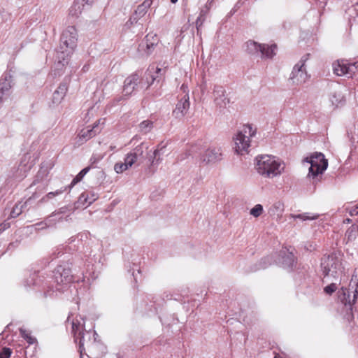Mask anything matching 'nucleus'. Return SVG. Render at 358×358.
<instances>
[{"mask_svg": "<svg viewBox=\"0 0 358 358\" xmlns=\"http://www.w3.org/2000/svg\"><path fill=\"white\" fill-rule=\"evenodd\" d=\"M53 278L57 283L56 289L54 290L52 287L48 285L47 280L44 277L41 276L38 272L34 271L25 280L24 286L30 287L31 286L39 287L44 290L43 297H52L54 293L62 292V285H66L73 280V275L70 264L68 262H64L58 265L53 271Z\"/></svg>", "mask_w": 358, "mask_h": 358, "instance_id": "1", "label": "nucleus"}, {"mask_svg": "<svg viewBox=\"0 0 358 358\" xmlns=\"http://www.w3.org/2000/svg\"><path fill=\"white\" fill-rule=\"evenodd\" d=\"M72 332L76 341L79 340V351L80 358L83 357V351L85 350L86 345L88 350H91L96 345V336L98 334L95 331H87L85 329V319L80 316V319L76 318L72 322Z\"/></svg>", "mask_w": 358, "mask_h": 358, "instance_id": "2", "label": "nucleus"}, {"mask_svg": "<svg viewBox=\"0 0 358 358\" xmlns=\"http://www.w3.org/2000/svg\"><path fill=\"white\" fill-rule=\"evenodd\" d=\"M78 33L74 26H69L62 34L59 49L57 52L59 62L64 66L77 45Z\"/></svg>", "mask_w": 358, "mask_h": 358, "instance_id": "3", "label": "nucleus"}, {"mask_svg": "<svg viewBox=\"0 0 358 358\" xmlns=\"http://www.w3.org/2000/svg\"><path fill=\"white\" fill-rule=\"evenodd\" d=\"M255 168L260 175L273 178L281 173L284 164L274 156L259 155L256 157Z\"/></svg>", "mask_w": 358, "mask_h": 358, "instance_id": "4", "label": "nucleus"}, {"mask_svg": "<svg viewBox=\"0 0 358 358\" xmlns=\"http://www.w3.org/2000/svg\"><path fill=\"white\" fill-rule=\"evenodd\" d=\"M255 134L256 129H253L252 125H243V129L234 137L235 152L240 155L248 153L250 145V138L255 136Z\"/></svg>", "mask_w": 358, "mask_h": 358, "instance_id": "5", "label": "nucleus"}, {"mask_svg": "<svg viewBox=\"0 0 358 358\" xmlns=\"http://www.w3.org/2000/svg\"><path fill=\"white\" fill-rule=\"evenodd\" d=\"M32 166L33 162H30V156L28 154L24 155L17 166L13 167L10 171L7 179L8 184L10 183L12 186L13 184L21 181L27 176Z\"/></svg>", "mask_w": 358, "mask_h": 358, "instance_id": "6", "label": "nucleus"}, {"mask_svg": "<svg viewBox=\"0 0 358 358\" xmlns=\"http://www.w3.org/2000/svg\"><path fill=\"white\" fill-rule=\"evenodd\" d=\"M321 268L324 276L335 277L343 268L340 255L334 252L325 255L322 259Z\"/></svg>", "mask_w": 358, "mask_h": 358, "instance_id": "7", "label": "nucleus"}, {"mask_svg": "<svg viewBox=\"0 0 358 358\" xmlns=\"http://www.w3.org/2000/svg\"><path fill=\"white\" fill-rule=\"evenodd\" d=\"M305 161L310 164L308 177L313 179L317 178L320 174L327 169L328 161L321 152H315L310 157H306Z\"/></svg>", "mask_w": 358, "mask_h": 358, "instance_id": "8", "label": "nucleus"}, {"mask_svg": "<svg viewBox=\"0 0 358 358\" xmlns=\"http://www.w3.org/2000/svg\"><path fill=\"white\" fill-rule=\"evenodd\" d=\"M309 54L303 55L299 62L296 64L290 74L289 80L294 85H301L306 83L309 76L305 68V63L308 59Z\"/></svg>", "mask_w": 358, "mask_h": 358, "instance_id": "9", "label": "nucleus"}, {"mask_svg": "<svg viewBox=\"0 0 358 358\" xmlns=\"http://www.w3.org/2000/svg\"><path fill=\"white\" fill-rule=\"evenodd\" d=\"M349 287L350 288L342 287L339 291L338 298L345 306L353 304L358 296V282L354 280L353 278Z\"/></svg>", "mask_w": 358, "mask_h": 358, "instance_id": "10", "label": "nucleus"}, {"mask_svg": "<svg viewBox=\"0 0 358 358\" xmlns=\"http://www.w3.org/2000/svg\"><path fill=\"white\" fill-rule=\"evenodd\" d=\"M13 85V76L10 73H4L0 78V105L9 99Z\"/></svg>", "mask_w": 358, "mask_h": 358, "instance_id": "11", "label": "nucleus"}, {"mask_svg": "<svg viewBox=\"0 0 358 358\" xmlns=\"http://www.w3.org/2000/svg\"><path fill=\"white\" fill-rule=\"evenodd\" d=\"M139 83V76L137 73H133L128 76L124 82L123 96L120 97L117 101L127 99L136 89Z\"/></svg>", "mask_w": 358, "mask_h": 358, "instance_id": "12", "label": "nucleus"}, {"mask_svg": "<svg viewBox=\"0 0 358 358\" xmlns=\"http://www.w3.org/2000/svg\"><path fill=\"white\" fill-rule=\"evenodd\" d=\"M190 106L189 97L188 94H183L176 104V108L172 114L176 118H182L188 112Z\"/></svg>", "mask_w": 358, "mask_h": 358, "instance_id": "13", "label": "nucleus"}, {"mask_svg": "<svg viewBox=\"0 0 358 358\" xmlns=\"http://www.w3.org/2000/svg\"><path fill=\"white\" fill-rule=\"evenodd\" d=\"M156 36H150L148 34L145 39L138 45V51L141 55H149L153 51L155 46L157 44V38H155Z\"/></svg>", "mask_w": 358, "mask_h": 358, "instance_id": "14", "label": "nucleus"}, {"mask_svg": "<svg viewBox=\"0 0 358 358\" xmlns=\"http://www.w3.org/2000/svg\"><path fill=\"white\" fill-rule=\"evenodd\" d=\"M213 99L216 106L220 108H226L229 103V99L226 96V90L221 85H215L213 88Z\"/></svg>", "mask_w": 358, "mask_h": 358, "instance_id": "15", "label": "nucleus"}, {"mask_svg": "<svg viewBox=\"0 0 358 358\" xmlns=\"http://www.w3.org/2000/svg\"><path fill=\"white\" fill-rule=\"evenodd\" d=\"M148 145L145 143H141L140 145L133 149L127 155L128 159H131L134 164L136 162H141L145 158V153L147 154Z\"/></svg>", "mask_w": 358, "mask_h": 358, "instance_id": "16", "label": "nucleus"}, {"mask_svg": "<svg viewBox=\"0 0 358 358\" xmlns=\"http://www.w3.org/2000/svg\"><path fill=\"white\" fill-rule=\"evenodd\" d=\"M201 159L206 164L215 163L222 159V150L220 148H210L201 156Z\"/></svg>", "mask_w": 358, "mask_h": 358, "instance_id": "17", "label": "nucleus"}, {"mask_svg": "<svg viewBox=\"0 0 358 358\" xmlns=\"http://www.w3.org/2000/svg\"><path fill=\"white\" fill-rule=\"evenodd\" d=\"M68 90V87L66 83H62L59 84L57 89L52 94V103L54 106L59 104L63 100Z\"/></svg>", "mask_w": 358, "mask_h": 358, "instance_id": "18", "label": "nucleus"}, {"mask_svg": "<svg viewBox=\"0 0 358 358\" xmlns=\"http://www.w3.org/2000/svg\"><path fill=\"white\" fill-rule=\"evenodd\" d=\"M348 61L345 59H338L334 62L333 71L338 76H348L349 71H348Z\"/></svg>", "mask_w": 358, "mask_h": 358, "instance_id": "19", "label": "nucleus"}, {"mask_svg": "<svg viewBox=\"0 0 358 358\" xmlns=\"http://www.w3.org/2000/svg\"><path fill=\"white\" fill-rule=\"evenodd\" d=\"M99 122V121L95 123L92 127H87V128L82 129L78 134L80 139L86 141L99 133V130L97 128Z\"/></svg>", "mask_w": 358, "mask_h": 358, "instance_id": "20", "label": "nucleus"}, {"mask_svg": "<svg viewBox=\"0 0 358 358\" xmlns=\"http://www.w3.org/2000/svg\"><path fill=\"white\" fill-rule=\"evenodd\" d=\"M98 199V195L92 192H85L82 193L78 200L79 205L88 206Z\"/></svg>", "mask_w": 358, "mask_h": 358, "instance_id": "21", "label": "nucleus"}, {"mask_svg": "<svg viewBox=\"0 0 358 358\" xmlns=\"http://www.w3.org/2000/svg\"><path fill=\"white\" fill-rule=\"evenodd\" d=\"M166 145H163L162 143L158 145L157 149L155 150L153 153L149 156V160L152 165L159 164L162 162L160 156L164 155Z\"/></svg>", "mask_w": 358, "mask_h": 358, "instance_id": "22", "label": "nucleus"}, {"mask_svg": "<svg viewBox=\"0 0 358 358\" xmlns=\"http://www.w3.org/2000/svg\"><path fill=\"white\" fill-rule=\"evenodd\" d=\"M83 8L84 4L83 3L82 1L75 0L69 8V15L73 18H78L81 14Z\"/></svg>", "mask_w": 358, "mask_h": 358, "instance_id": "23", "label": "nucleus"}, {"mask_svg": "<svg viewBox=\"0 0 358 358\" xmlns=\"http://www.w3.org/2000/svg\"><path fill=\"white\" fill-rule=\"evenodd\" d=\"M282 264L285 267L291 268L295 263V257L292 252L282 250Z\"/></svg>", "mask_w": 358, "mask_h": 358, "instance_id": "24", "label": "nucleus"}, {"mask_svg": "<svg viewBox=\"0 0 358 358\" xmlns=\"http://www.w3.org/2000/svg\"><path fill=\"white\" fill-rule=\"evenodd\" d=\"M260 51L261 57L262 58H272L275 55L277 45L272 44L271 45L262 44Z\"/></svg>", "mask_w": 358, "mask_h": 358, "instance_id": "25", "label": "nucleus"}, {"mask_svg": "<svg viewBox=\"0 0 358 358\" xmlns=\"http://www.w3.org/2000/svg\"><path fill=\"white\" fill-rule=\"evenodd\" d=\"M246 51L250 55H259L260 53L262 44L258 43L254 41H248L246 43Z\"/></svg>", "mask_w": 358, "mask_h": 358, "instance_id": "26", "label": "nucleus"}, {"mask_svg": "<svg viewBox=\"0 0 358 358\" xmlns=\"http://www.w3.org/2000/svg\"><path fill=\"white\" fill-rule=\"evenodd\" d=\"M134 164V161H132L131 159H128V157L126 156L124 158V162H120L116 163L114 166V170L117 173H121L123 171L128 169L129 167H131Z\"/></svg>", "mask_w": 358, "mask_h": 358, "instance_id": "27", "label": "nucleus"}, {"mask_svg": "<svg viewBox=\"0 0 358 358\" xmlns=\"http://www.w3.org/2000/svg\"><path fill=\"white\" fill-rule=\"evenodd\" d=\"M69 210V208L67 206H64V207H62L60 208H59L58 210L54 211L47 219H46V222L45 223H43V222H41V223H38L37 224V225L40 226V225H43V227L41 228H44L43 225H45V227L47 226V223H50L51 222V218L52 217H55L57 215H62L65 214L67 211Z\"/></svg>", "mask_w": 358, "mask_h": 358, "instance_id": "28", "label": "nucleus"}, {"mask_svg": "<svg viewBox=\"0 0 358 358\" xmlns=\"http://www.w3.org/2000/svg\"><path fill=\"white\" fill-rule=\"evenodd\" d=\"M318 215L311 214L310 213H304L301 214H290V217L294 220L299 219L301 221L314 220L318 217Z\"/></svg>", "mask_w": 358, "mask_h": 358, "instance_id": "29", "label": "nucleus"}, {"mask_svg": "<svg viewBox=\"0 0 358 358\" xmlns=\"http://www.w3.org/2000/svg\"><path fill=\"white\" fill-rule=\"evenodd\" d=\"M91 166H87L82 169L78 174L73 179L71 184L68 186L69 189H71L76 184L80 182L83 177L89 172Z\"/></svg>", "mask_w": 358, "mask_h": 358, "instance_id": "30", "label": "nucleus"}, {"mask_svg": "<svg viewBox=\"0 0 358 358\" xmlns=\"http://www.w3.org/2000/svg\"><path fill=\"white\" fill-rule=\"evenodd\" d=\"M358 234V225L352 224L345 232V238L348 239V241H352L355 240Z\"/></svg>", "mask_w": 358, "mask_h": 358, "instance_id": "31", "label": "nucleus"}, {"mask_svg": "<svg viewBox=\"0 0 358 358\" xmlns=\"http://www.w3.org/2000/svg\"><path fill=\"white\" fill-rule=\"evenodd\" d=\"M153 128V122L149 120H144L139 124L141 132L147 134Z\"/></svg>", "mask_w": 358, "mask_h": 358, "instance_id": "32", "label": "nucleus"}, {"mask_svg": "<svg viewBox=\"0 0 358 358\" xmlns=\"http://www.w3.org/2000/svg\"><path fill=\"white\" fill-rule=\"evenodd\" d=\"M20 336L24 340H26L27 343H29V344H34L35 343L36 338L32 337L30 335V333L28 332L26 329H24L23 328H20Z\"/></svg>", "mask_w": 358, "mask_h": 358, "instance_id": "33", "label": "nucleus"}, {"mask_svg": "<svg viewBox=\"0 0 358 358\" xmlns=\"http://www.w3.org/2000/svg\"><path fill=\"white\" fill-rule=\"evenodd\" d=\"M263 211V206L261 204H257L250 210V213L255 217H258L262 214Z\"/></svg>", "mask_w": 358, "mask_h": 358, "instance_id": "34", "label": "nucleus"}, {"mask_svg": "<svg viewBox=\"0 0 358 358\" xmlns=\"http://www.w3.org/2000/svg\"><path fill=\"white\" fill-rule=\"evenodd\" d=\"M348 71H349L348 77H352L358 71V61L353 63L348 62Z\"/></svg>", "mask_w": 358, "mask_h": 358, "instance_id": "35", "label": "nucleus"}, {"mask_svg": "<svg viewBox=\"0 0 358 358\" xmlns=\"http://www.w3.org/2000/svg\"><path fill=\"white\" fill-rule=\"evenodd\" d=\"M214 0H208L204 8H201L200 11V14H201V16H204L206 17L208 15L213 4Z\"/></svg>", "mask_w": 358, "mask_h": 358, "instance_id": "36", "label": "nucleus"}, {"mask_svg": "<svg viewBox=\"0 0 358 358\" xmlns=\"http://www.w3.org/2000/svg\"><path fill=\"white\" fill-rule=\"evenodd\" d=\"M22 207H19L18 204H16L10 213V217L12 218L17 217L22 213Z\"/></svg>", "mask_w": 358, "mask_h": 358, "instance_id": "37", "label": "nucleus"}, {"mask_svg": "<svg viewBox=\"0 0 358 358\" xmlns=\"http://www.w3.org/2000/svg\"><path fill=\"white\" fill-rule=\"evenodd\" d=\"M337 289L336 284L331 283L324 288V291L327 294H332Z\"/></svg>", "mask_w": 358, "mask_h": 358, "instance_id": "38", "label": "nucleus"}, {"mask_svg": "<svg viewBox=\"0 0 358 358\" xmlns=\"http://www.w3.org/2000/svg\"><path fill=\"white\" fill-rule=\"evenodd\" d=\"M12 354V350L9 348H3L0 352V358H10Z\"/></svg>", "mask_w": 358, "mask_h": 358, "instance_id": "39", "label": "nucleus"}, {"mask_svg": "<svg viewBox=\"0 0 358 358\" xmlns=\"http://www.w3.org/2000/svg\"><path fill=\"white\" fill-rule=\"evenodd\" d=\"M48 170L47 169H44L43 166L41 167L40 170L38 171V173H37V176H36V178H41V180L45 177L47 175H48ZM38 179L35 180L34 181V183L35 184L36 180Z\"/></svg>", "mask_w": 358, "mask_h": 358, "instance_id": "40", "label": "nucleus"}, {"mask_svg": "<svg viewBox=\"0 0 358 358\" xmlns=\"http://www.w3.org/2000/svg\"><path fill=\"white\" fill-rule=\"evenodd\" d=\"M147 10H146L144 7H142L141 4L137 7L134 14L135 15H137L138 17H141L146 13Z\"/></svg>", "mask_w": 358, "mask_h": 358, "instance_id": "41", "label": "nucleus"}, {"mask_svg": "<svg viewBox=\"0 0 358 358\" xmlns=\"http://www.w3.org/2000/svg\"><path fill=\"white\" fill-rule=\"evenodd\" d=\"M206 17L201 16V14L199 13V15L197 17L196 21V27L198 31L199 30V28L203 25V23L206 20Z\"/></svg>", "mask_w": 358, "mask_h": 358, "instance_id": "42", "label": "nucleus"}, {"mask_svg": "<svg viewBox=\"0 0 358 358\" xmlns=\"http://www.w3.org/2000/svg\"><path fill=\"white\" fill-rule=\"evenodd\" d=\"M139 17L137 16V15H135V14H134L130 18L129 20L126 23V26L128 27V28H130L131 26L134 24V23H137Z\"/></svg>", "mask_w": 358, "mask_h": 358, "instance_id": "43", "label": "nucleus"}, {"mask_svg": "<svg viewBox=\"0 0 358 358\" xmlns=\"http://www.w3.org/2000/svg\"><path fill=\"white\" fill-rule=\"evenodd\" d=\"M103 155H102L94 154L92 156V157L90 158L91 164H96L100 160H101L103 159Z\"/></svg>", "mask_w": 358, "mask_h": 358, "instance_id": "44", "label": "nucleus"}, {"mask_svg": "<svg viewBox=\"0 0 358 358\" xmlns=\"http://www.w3.org/2000/svg\"><path fill=\"white\" fill-rule=\"evenodd\" d=\"M10 227V224L9 222L4 221L2 223L0 224V234L3 232L5 230L8 229Z\"/></svg>", "mask_w": 358, "mask_h": 358, "instance_id": "45", "label": "nucleus"}, {"mask_svg": "<svg viewBox=\"0 0 358 358\" xmlns=\"http://www.w3.org/2000/svg\"><path fill=\"white\" fill-rule=\"evenodd\" d=\"M53 197H55L54 193L52 192H50L41 199V201L45 202V201H47V200L51 199Z\"/></svg>", "mask_w": 358, "mask_h": 358, "instance_id": "46", "label": "nucleus"}, {"mask_svg": "<svg viewBox=\"0 0 358 358\" xmlns=\"http://www.w3.org/2000/svg\"><path fill=\"white\" fill-rule=\"evenodd\" d=\"M152 3V0H145L142 3V7H144L146 10H148Z\"/></svg>", "mask_w": 358, "mask_h": 358, "instance_id": "47", "label": "nucleus"}, {"mask_svg": "<svg viewBox=\"0 0 358 358\" xmlns=\"http://www.w3.org/2000/svg\"><path fill=\"white\" fill-rule=\"evenodd\" d=\"M349 213H350V215L351 216L358 215V206H355L352 207V208L349 210Z\"/></svg>", "mask_w": 358, "mask_h": 358, "instance_id": "48", "label": "nucleus"}, {"mask_svg": "<svg viewBox=\"0 0 358 358\" xmlns=\"http://www.w3.org/2000/svg\"><path fill=\"white\" fill-rule=\"evenodd\" d=\"M67 189V187H62L55 192H52L54 193L55 196L62 194L64 192H65Z\"/></svg>", "mask_w": 358, "mask_h": 358, "instance_id": "49", "label": "nucleus"}, {"mask_svg": "<svg viewBox=\"0 0 358 358\" xmlns=\"http://www.w3.org/2000/svg\"><path fill=\"white\" fill-rule=\"evenodd\" d=\"M180 90L184 94H188L189 95V90L188 87L186 84L183 83L180 87Z\"/></svg>", "mask_w": 358, "mask_h": 358, "instance_id": "50", "label": "nucleus"}, {"mask_svg": "<svg viewBox=\"0 0 358 358\" xmlns=\"http://www.w3.org/2000/svg\"><path fill=\"white\" fill-rule=\"evenodd\" d=\"M63 220V217L62 215H57L55 217H52L51 218V222L49 223L50 224L52 222H60V221H62Z\"/></svg>", "mask_w": 358, "mask_h": 358, "instance_id": "51", "label": "nucleus"}, {"mask_svg": "<svg viewBox=\"0 0 358 358\" xmlns=\"http://www.w3.org/2000/svg\"><path fill=\"white\" fill-rule=\"evenodd\" d=\"M238 3H237L235 5L234 8L231 10V12H230V15H233L234 13H235V12H236V11L237 10V9L239 8V6H238Z\"/></svg>", "mask_w": 358, "mask_h": 358, "instance_id": "52", "label": "nucleus"}, {"mask_svg": "<svg viewBox=\"0 0 358 358\" xmlns=\"http://www.w3.org/2000/svg\"><path fill=\"white\" fill-rule=\"evenodd\" d=\"M238 3H237L235 5L234 8L231 10V12H230V15H233L234 13H235V12H236V11L237 10V9L239 8V6H238Z\"/></svg>", "mask_w": 358, "mask_h": 358, "instance_id": "53", "label": "nucleus"}, {"mask_svg": "<svg viewBox=\"0 0 358 358\" xmlns=\"http://www.w3.org/2000/svg\"><path fill=\"white\" fill-rule=\"evenodd\" d=\"M281 206H282V205H281V203H275V208H280V207H281Z\"/></svg>", "mask_w": 358, "mask_h": 358, "instance_id": "54", "label": "nucleus"}, {"mask_svg": "<svg viewBox=\"0 0 358 358\" xmlns=\"http://www.w3.org/2000/svg\"><path fill=\"white\" fill-rule=\"evenodd\" d=\"M162 71V69L160 68H157L156 73L158 74Z\"/></svg>", "mask_w": 358, "mask_h": 358, "instance_id": "55", "label": "nucleus"}, {"mask_svg": "<svg viewBox=\"0 0 358 358\" xmlns=\"http://www.w3.org/2000/svg\"><path fill=\"white\" fill-rule=\"evenodd\" d=\"M172 3H176L178 0H170Z\"/></svg>", "mask_w": 358, "mask_h": 358, "instance_id": "56", "label": "nucleus"}, {"mask_svg": "<svg viewBox=\"0 0 358 358\" xmlns=\"http://www.w3.org/2000/svg\"><path fill=\"white\" fill-rule=\"evenodd\" d=\"M115 148V146H112V145L110 146V149L111 150H113Z\"/></svg>", "mask_w": 358, "mask_h": 358, "instance_id": "57", "label": "nucleus"}, {"mask_svg": "<svg viewBox=\"0 0 358 358\" xmlns=\"http://www.w3.org/2000/svg\"><path fill=\"white\" fill-rule=\"evenodd\" d=\"M346 222H347L348 223H350V222H351V220H350V219H346Z\"/></svg>", "mask_w": 358, "mask_h": 358, "instance_id": "58", "label": "nucleus"}, {"mask_svg": "<svg viewBox=\"0 0 358 358\" xmlns=\"http://www.w3.org/2000/svg\"><path fill=\"white\" fill-rule=\"evenodd\" d=\"M192 152H194V147H192Z\"/></svg>", "mask_w": 358, "mask_h": 358, "instance_id": "59", "label": "nucleus"}, {"mask_svg": "<svg viewBox=\"0 0 358 358\" xmlns=\"http://www.w3.org/2000/svg\"><path fill=\"white\" fill-rule=\"evenodd\" d=\"M152 80H156V77H153Z\"/></svg>", "mask_w": 358, "mask_h": 358, "instance_id": "60", "label": "nucleus"}, {"mask_svg": "<svg viewBox=\"0 0 358 358\" xmlns=\"http://www.w3.org/2000/svg\"><path fill=\"white\" fill-rule=\"evenodd\" d=\"M275 358H276V357H275Z\"/></svg>", "mask_w": 358, "mask_h": 358, "instance_id": "61", "label": "nucleus"}]
</instances>
